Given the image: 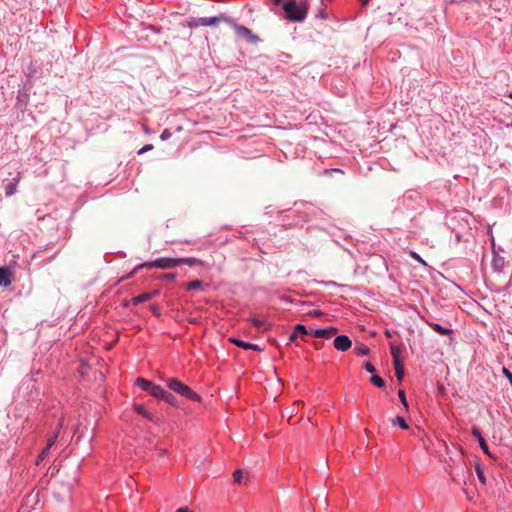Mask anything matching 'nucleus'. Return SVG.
Here are the masks:
<instances>
[{"label": "nucleus", "mask_w": 512, "mask_h": 512, "mask_svg": "<svg viewBox=\"0 0 512 512\" xmlns=\"http://www.w3.org/2000/svg\"><path fill=\"white\" fill-rule=\"evenodd\" d=\"M310 315H313L315 317H319L321 316L323 313L320 311V310H314V311H311L309 312Z\"/></svg>", "instance_id": "4c0bfd02"}, {"label": "nucleus", "mask_w": 512, "mask_h": 512, "mask_svg": "<svg viewBox=\"0 0 512 512\" xmlns=\"http://www.w3.org/2000/svg\"><path fill=\"white\" fill-rule=\"evenodd\" d=\"M315 346L317 349H319L321 347L319 343H316Z\"/></svg>", "instance_id": "37998d69"}, {"label": "nucleus", "mask_w": 512, "mask_h": 512, "mask_svg": "<svg viewBox=\"0 0 512 512\" xmlns=\"http://www.w3.org/2000/svg\"><path fill=\"white\" fill-rule=\"evenodd\" d=\"M503 374L507 377L510 384L512 385V373L507 368H503Z\"/></svg>", "instance_id": "473e14b6"}, {"label": "nucleus", "mask_w": 512, "mask_h": 512, "mask_svg": "<svg viewBox=\"0 0 512 512\" xmlns=\"http://www.w3.org/2000/svg\"><path fill=\"white\" fill-rule=\"evenodd\" d=\"M178 266L177 258H160L151 262H146L138 265L126 278H131L135 272L143 267H155L160 269H170Z\"/></svg>", "instance_id": "7ed1b4c3"}, {"label": "nucleus", "mask_w": 512, "mask_h": 512, "mask_svg": "<svg viewBox=\"0 0 512 512\" xmlns=\"http://www.w3.org/2000/svg\"><path fill=\"white\" fill-rule=\"evenodd\" d=\"M283 9L286 13L288 20L293 22H302L308 12V6L306 3L297 4L295 1H289L284 4Z\"/></svg>", "instance_id": "f257e3e1"}, {"label": "nucleus", "mask_w": 512, "mask_h": 512, "mask_svg": "<svg viewBox=\"0 0 512 512\" xmlns=\"http://www.w3.org/2000/svg\"><path fill=\"white\" fill-rule=\"evenodd\" d=\"M136 384L144 391H148L150 392L151 390V387L153 386V383L146 380V379H143V378H137L136 379Z\"/></svg>", "instance_id": "2eb2a0df"}, {"label": "nucleus", "mask_w": 512, "mask_h": 512, "mask_svg": "<svg viewBox=\"0 0 512 512\" xmlns=\"http://www.w3.org/2000/svg\"><path fill=\"white\" fill-rule=\"evenodd\" d=\"M475 470H476V474H477V477L480 480V482L482 484H485L486 478H485L484 471H483L482 467L480 465H476Z\"/></svg>", "instance_id": "a878e982"}, {"label": "nucleus", "mask_w": 512, "mask_h": 512, "mask_svg": "<svg viewBox=\"0 0 512 512\" xmlns=\"http://www.w3.org/2000/svg\"><path fill=\"white\" fill-rule=\"evenodd\" d=\"M62 426H63V419L60 420V422L57 426V431L48 439L47 445L45 447L50 449L54 445Z\"/></svg>", "instance_id": "dca6fc26"}, {"label": "nucleus", "mask_w": 512, "mask_h": 512, "mask_svg": "<svg viewBox=\"0 0 512 512\" xmlns=\"http://www.w3.org/2000/svg\"><path fill=\"white\" fill-rule=\"evenodd\" d=\"M204 283L201 280H194L186 284L187 290H203Z\"/></svg>", "instance_id": "f3484780"}, {"label": "nucleus", "mask_w": 512, "mask_h": 512, "mask_svg": "<svg viewBox=\"0 0 512 512\" xmlns=\"http://www.w3.org/2000/svg\"><path fill=\"white\" fill-rule=\"evenodd\" d=\"M355 352L357 355L365 356L369 354V348L365 345H360L355 348Z\"/></svg>", "instance_id": "bb28decb"}, {"label": "nucleus", "mask_w": 512, "mask_h": 512, "mask_svg": "<svg viewBox=\"0 0 512 512\" xmlns=\"http://www.w3.org/2000/svg\"><path fill=\"white\" fill-rule=\"evenodd\" d=\"M21 179V173H18V176L14 179L13 183H10L5 188L6 196L10 197L16 192L17 184L19 183Z\"/></svg>", "instance_id": "f8f14e48"}, {"label": "nucleus", "mask_w": 512, "mask_h": 512, "mask_svg": "<svg viewBox=\"0 0 512 512\" xmlns=\"http://www.w3.org/2000/svg\"><path fill=\"white\" fill-rule=\"evenodd\" d=\"M176 512H193V511H191L187 507H181V508L177 509Z\"/></svg>", "instance_id": "ea45409f"}, {"label": "nucleus", "mask_w": 512, "mask_h": 512, "mask_svg": "<svg viewBox=\"0 0 512 512\" xmlns=\"http://www.w3.org/2000/svg\"><path fill=\"white\" fill-rule=\"evenodd\" d=\"M398 397H399L400 401L402 402V404L407 408L408 407V403H407V400H406V396H405L404 390H399L398 391Z\"/></svg>", "instance_id": "c756f323"}, {"label": "nucleus", "mask_w": 512, "mask_h": 512, "mask_svg": "<svg viewBox=\"0 0 512 512\" xmlns=\"http://www.w3.org/2000/svg\"><path fill=\"white\" fill-rule=\"evenodd\" d=\"M276 4H280L281 0H274Z\"/></svg>", "instance_id": "c03bdc74"}, {"label": "nucleus", "mask_w": 512, "mask_h": 512, "mask_svg": "<svg viewBox=\"0 0 512 512\" xmlns=\"http://www.w3.org/2000/svg\"><path fill=\"white\" fill-rule=\"evenodd\" d=\"M364 368H365V370H366L367 372H369V373H374V372H375V367L372 365V363H371V362H366V363L364 364Z\"/></svg>", "instance_id": "7c9ffc66"}, {"label": "nucleus", "mask_w": 512, "mask_h": 512, "mask_svg": "<svg viewBox=\"0 0 512 512\" xmlns=\"http://www.w3.org/2000/svg\"><path fill=\"white\" fill-rule=\"evenodd\" d=\"M153 149V145L152 144H147L145 146H143L140 150H139V154H142L144 152H147L149 150H152Z\"/></svg>", "instance_id": "2f4dec72"}, {"label": "nucleus", "mask_w": 512, "mask_h": 512, "mask_svg": "<svg viewBox=\"0 0 512 512\" xmlns=\"http://www.w3.org/2000/svg\"><path fill=\"white\" fill-rule=\"evenodd\" d=\"M245 472L241 469L234 471L233 473V479L235 483L240 484L242 480L244 479Z\"/></svg>", "instance_id": "393cba45"}, {"label": "nucleus", "mask_w": 512, "mask_h": 512, "mask_svg": "<svg viewBox=\"0 0 512 512\" xmlns=\"http://www.w3.org/2000/svg\"><path fill=\"white\" fill-rule=\"evenodd\" d=\"M370 381L376 387H379V388L385 387V381L380 376H378V375H373L370 378Z\"/></svg>", "instance_id": "5701e85b"}, {"label": "nucleus", "mask_w": 512, "mask_h": 512, "mask_svg": "<svg viewBox=\"0 0 512 512\" xmlns=\"http://www.w3.org/2000/svg\"><path fill=\"white\" fill-rule=\"evenodd\" d=\"M50 449L47 447H44L43 450L40 452L36 459V464L38 465L41 461L45 459V457L48 455Z\"/></svg>", "instance_id": "cd10ccee"}, {"label": "nucleus", "mask_w": 512, "mask_h": 512, "mask_svg": "<svg viewBox=\"0 0 512 512\" xmlns=\"http://www.w3.org/2000/svg\"><path fill=\"white\" fill-rule=\"evenodd\" d=\"M385 335H386L387 337H389V338L392 336V335H391V333H390V331H388V330H386V331H385Z\"/></svg>", "instance_id": "79ce46f5"}, {"label": "nucleus", "mask_w": 512, "mask_h": 512, "mask_svg": "<svg viewBox=\"0 0 512 512\" xmlns=\"http://www.w3.org/2000/svg\"><path fill=\"white\" fill-rule=\"evenodd\" d=\"M361 2H362V5L365 6L368 4L369 0H361Z\"/></svg>", "instance_id": "a19ab883"}, {"label": "nucleus", "mask_w": 512, "mask_h": 512, "mask_svg": "<svg viewBox=\"0 0 512 512\" xmlns=\"http://www.w3.org/2000/svg\"><path fill=\"white\" fill-rule=\"evenodd\" d=\"M509 98L512 99V93L509 95Z\"/></svg>", "instance_id": "a18cd8bd"}, {"label": "nucleus", "mask_w": 512, "mask_h": 512, "mask_svg": "<svg viewBox=\"0 0 512 512\" xmlns=\"http://www.w3.org/2000/svg\"><path fill=\"white\" fill-rule=\"evenodd\" d=\"M297 337H298V334L294 331V332L290 335V337H289V341H290V342H294V341L297 339Z\"/></svg>", "instance_id": "58836bf2"}, {"label": "nucleus", "mask_w": 512, "mask_h": 512, "mask_svg": "<svg viewBox=\"0 0 512 512\" xmlns=\"http://www.w3.org/2000/svg\"><path fill=\"white\" fill-rule=\"evenodd\" d=\"M390 349H391V355H392V358H393V364L394 363L402 362V360L400 358V355H401L402 350H403L402 347L401 346H397L394 343H391L390 344Z\"/></svg>", "instance_id": "9d476101"}, {"label": "nucleus", "mask_w": 512, "mask_h": 512, "mask_svg": "<svg viewBox=\"0 0 512 512\" xmlns=\"http://www.w3.org/2000/svg\"><path fill=\"white\" fill-rule=\"evenodd\" d=\"M178 265L186 264L189 266L203 265V261L197 258H177Z\"/></svg>", "instance_id": "ddd939ff"}, {"label": "nucleus", "mask_w": 512, "mask_h": 512, "mask_svg": "<svg viewBox=\"0 0 512 512\" xmlns=\"http://www.w3.org/2000/svg\"><path fill=\"white\" fill-rule=\"evenodd\" d=\"M176 277V274L175 273H168V274H164L162 276L163 279H168V280H174Z\"/></svg>", "instance_id": "c9c22d12"}, {"label": "nucleus", "mask_w": 512, "mask_h": 512, "mask_svg": "<svg viewBox=\"0 0 512 512\" xmlns=\"http://www.w3.org/2000/svg\"><path fill=\"white\" fill-rule=\"evenodd\" d=\"M166 403L172 405V406H177V399L176 397L171 394L170 392L166 391L163 399Z\"/></svg>", "instance_id": "4be33fe9"}, {"label": "nucleus", "mask_w": 512, "mask_h": 512, "mask_svg": "<svg viewBox=\"0 0 512 512\" xmlns=\"http://www.w3.org/2000/svg\"><path fill=\"white\" fill-rule=\"evenodd\" d=\"M249 321L251 322V324L259 329H262L264 331L266 330H269L271 325L269 323H267L265 320H262V319H259V318H256V317H253V318H250Z\"/></svg>", "instance_id": "9b49d317"}, {"label": "nucleus", "mask_w": 512, "mask_h": 512, "mask_svg": "<svg viewBox=\"0 0 512 512\" xmlns=\"http://www.w3.org/2000/svg\"><path fill=\"white\" fill-rule=\"evenodd\" d=\"M11 274L10 271L5 268H0V286L8 287L11 284Z\"/></svg>", "instance_id": "6e6552de"}, {"label": "nucleus", "mask_w": 512, "mask_h": 512, "mask_svg": "<svg viewBox=\"0 0 512 512\" xmlns=\"http://www.w3.org/2000/svg\"><path fill=\"white\" fill-rule=\"evenodd\" d=\"M333 345L335 349L344 352L351 348L352 342L348 336L339 335L334 339Z\"/></svg>", "instance_id": "20e7f679"}, {"label": "nucleus", "mask_w": 512, "mask_h": 512, "mask_svg": "<svg viewBox=\"0 0 512 512\" xmlns=\"http://www.w3.org/2000/svg\"><path fill=\"white\" fill-rule=\"evenodd\" d=\"M230 341L233 342L238 347H241V348L246 349V350L251 349V350H255V351H261V348L258 345H256V344H251V343H248V342H244L242 340L235 339V338H231Z\"/></svg>", "instance_id": "1a4fd4ad"}, {"label": "nucleus", "mask_w": 512, "mask_h": 512, "mask_svg": "<svg viewBox=\"0 0 512 512\" xmlns=\"http://www.w3.org/2000/svg\"><path fill=\"white\" fill-rule=\"evenodd\" d=\"M167 386L173 390L174 392L178 393L179 395L188 398L190 400L200 402L201 397L194 392L188 385L180 382L179 380L172 378L169 379L167 382Z\"/></svg>", "instance_id": "f03ea898"}, {"label": "nucleus", "mask_w": 512, "mask_h": 512, "mask_svg": "<svg viewBox=\"0 0 512 512\" xmlns=\"http://www.w3.org/2000/svg\"><path fill=\"white\" fill-rule=\"evenodd\" d=\"M135 411L144 416L145 418H147L148 420L150 421H155L154 417L152 416L151 413H149L142 405H136L135 406Z\"/></svg>", "instance_id": "6ab92c4d"}, {"label": "nucleus", "mask_w": 512, "mask_h": 512, "mask_svg": "<svg viewBox=\"0 0 512 512\" xmlns=\"http://www.w3.org/2000/svg\"><path fill=\"white\" fill-rule=\"evenodd\" d=\"M394 368H395V374H396V377L399 381L402 380V378L404 377V366H403V362H400V363H394Z\"/></svg>", "instance_id": "412c9836"}, {"label": "nucleus", "mask_w": 512, "mask_h": 512, "mask_svg": "<svg viewBox=\"0 0 512 512\" xmlns=\"http://www.w3.org/2000/svg\"><path fill=\"white\" fill-rule=\"evenodd\" d=\"M392 424L400 426L402 429H408V424L402 416H397L393 419Z\"/></svg>", "instance_id": "b1692460"}, {"label": "nucleus", "mask_w": 512, "mask_h": 512, "mask_svg": "<svg viewBox=\"0 0 512 512\" xmlns=\"http://www.w3.org/2000/svg\"><path fill=\"white\" fill-rule=\"evenodd\" d=\"M430 326H431V328L435 332H437V333H439L441 335H449L452 332L451 329L443 327V326H441L440 324H437V323H431Z\"/></svg>", "instance_id": "a211bd4d"}, {"label": "nucleus", "mask_w": 512, "mask_h": 512, "mask_svg": "<svg viewBox=\"0 0 512 512\" xmlns=\"http://www.w3.org/2000/svg\"><path fill=\"white\" fill-rule=\"evenodd\" d=\"M170 135H171V134H170V132H169L168 130H165V131H163V133L161 134L160 138H161L162 140H165V139L169 138V137H170Z\"/></svg>", "instance_id": "e433bc0d"}, {"label": "nucleus", "mask_w": 512, "mask_h": 512, "mask_svg": "<svg viewBox=\"0 0 512 512\" xmlns=\"http://www.w3.org/2000/svg\"><path fill=\"white\" fill-rule=\"evenodd\" d=\"M294 331L297 333V334H301L302 336L304 335H307L308 334V331L306 329V327L302 324H297L294 328Z\"/></svg>", "instance_id": "c85d7f7f"}, {"label": "nucleus", "mask_w": 512, "mask_h": 512, "mask_svg": "<svg viewBox=\"0 0 512 512\" xmlns=\"http://www.w3.org/2000/svg\"><path fill=\"white\" fill-rule=\"evenodd\" d=\"M338 332V329L335 327H328L325 329H317L311 333L313 337L316 338H326L329 339L334 336Z\"/></svg>", "instance_id": "39448f33"}, {"label": "nucleus", "mask_w": 512, "mask_h": 512, "mask_svg": "<svg viewBox=\"0 0 512 512\" xmlns=\"http://www.w3.org/2000/svg\"><path fill=\"white\" fill-rule=\"evenodd\" d=\"M238 32L242 35H247L250 33V30L248 28L242 26V27L238 28Z\"/></svg>", "instance_id": "f704fd0d"}, {"label": "nucleus", "mask_w": 512, "mask_h": 512, "mask_svg": "<svg viewBox=\"0 0 512 512\" xmlns=\"http://www.w3.org/2000/svg\"><path fill=\"white\" fill-rule=\"evenodd\" d=\"M472 435L478 440L479 445L483 452L488 455L489 457H492L491 453L489 452L488 445L485 441V439L482 437L480 431L477 428L472 429Z\"/></svg>", "instance_id": "423d86ee"}, {"label": "nucleus", "mask_w": 512, "mask_h": 512, "mask_svg": "<svg viewBox=\"0 0 512 512\" xmlns=\"http://www.w3.org/2000/svg\"><path fill=\"white\" fill-rule=\"evenodd\" d=\"M166 390H164L161 386L153 384L150 390V394L155 398L163 399Z\"/></svg>", "instance_id": "4468645a"}, {"label": "nucleus", "mask_w": 512, "mask_h": 512, "mask_svg": "<svg viewBox=\"0 0 512 512\" xmlns=\"http://www.w3.org/2000/svg\"><path fill=\"white\" fill-rule=\"evenodd\" d=\"M411 256L416 259L417 261H419L420 263L426 265V263L424 262V260L415 252H411Z\"/></svg>", "instance_id": "72a5a7b5"}, {"label": "nucleus", "mask_w": 512, "mask_h": 512, "mask_svg": "<svg viewBox=\"0 0 512 512\" xmlns=\"http://www.w3.org/2000/svg\"><path fill=\"white\" fill-rule=\"evenodd\" d=\"M157 294H158V290H155L153 292L143 293V294H140L138 296L133 297L132 298V302L135 305L140 304V303H144V302L149 301L150 299H152Z\"/></svg>", "instance_id": "0eeeda50"}, {"label": "nucleus", "mask_w": 512, "mask_h": 512, "mask_svg": "<svg viewBox=\"0 0 512 512\" xmlns=\"http://www.w3.org/2000/svg\"><path fill=\"white\" fill-rule=\"evenodd\" d=\"M221 20L220 17L200 18V24L203 26L215 25Z\"/></svg>", "instance_id": "aec40b11"}]
</instances>
